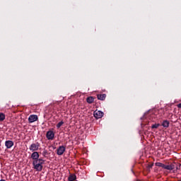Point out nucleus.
<instances>
[{"mask_svg": "<svg viewBox=\"0 0 181 181\" xmlns=\"http://www.w3.org/2000/svg\"><path fill=\"white\" fill-rule=\"evenodd\" d=\"M43 163H38L37 160L33 161V165L34 166V169L37 172H42L43 169Z\"/></svg>", "mask_w": 181, "mask_h": 181, "instance_id": "obj_1", "label": "nucleus"}, {"mask_svg": "<svg viewBox=\"0 0 181 181\" xmlns=\"http://www.w3.org/2000/svg\"><path fill=\"white\" fill-rule=\"evenodd\" d=\"M181 164L179 163H168V170H180Z\"/></svg>", "mask_w": 181, "mask_h": 181, "instance_id": "obj_2", "label": "nucleus"}, {"mask_svg": "<svg viewBox=\"0 0 181 181\" xmlns=\"http://www.w3.org/2000/svg\"><path fill=\"white\" fill-rule=\"evenodd\" d=\"M40 146V144L39 143H33L30 146V151L32 152H36V151H39V147Z\"/></svg>", "mask_w": 181, "mask_h": 181, "instance_id": "obj_3", "label": "nucleus"}, {"mask_svg": "<svg viewBox=\"0 0 181 181\" xmlns=\"http://www.w3.org/2000/svg\"><path fill=\"white\" fill-rule=\"evenodd\" d=\"M104 115V112L100 111V110H95L93 112V117L96 119H100V118H103V116Z\"/></svg>", "mask_w": 181, "mask_h": 181, "instance_id": "obj_4", "label": "nucleus"}, {"mask_svg": "<svg viewBox=\"0 0 181 181\" xmlns=\"http://www.w3.org/2000/svg\"><path fill=\"white\" fill-rule=\"evenodd\" d=\"M64 152H66V147H64V146H60L57 150V154L59 155V156H62Z\"/></svg>", "mask_w": 181, "mask_h": 181, "instance_id": "obj_5", "label": "nucleus"}, {"mask_svg": "<svg viewBox=\"0 0 181 181\" xmlns=\"http://www.w3.org/2000/svg\"><path fill=\"white\" fill-rule=\"evenodd\" d=\"M46 136L49 141H53L54 139V132H53V131H48L46 134Z\"/></svg>", "mask_w": 181, "mask_h": 181, "instance_id": "obj_6", "label": "nucleus"}, {"mask_svg": "<svg viewBox=\"0 0 181 181\" xmlns=\"http://www.w3.org/2000/svg\"><path fill=\"white\" fill-rule=\"evenodd\" d=\"M37 119H38V117H37V115H31L28 117V122L30 124H32V122H35L37 121Z\"/></svg>", "mask_w": 181, "mask_h": 181, "instance_id": "obj_7", "label": "nucleus"}, {"mask_svg": "<svg viewBox=\"0 0 181 181\" xmlns=\"http://www.w3.org/2000/svg\"><path fill=\"white\" fill-rule=\"evenodd\" d=\"M156 166H158V168H162L163 169H165L166 170H169V164L165 165L162 163H156Z\"/></svg>", "mask_w": 181, "mask_h": 181, "instance_id": "obj_8", "label": "nucleus"}, {"mask_svg": "<svg viewBox=\"0 0 181 181\" xmlns=\"http://www.w3.org/2000/svg\"><path fill=\"white\" fill-rule=\"evenodd\" d=\"M5 146L7 148V149H11V148L13 146V141L11 140L6 141Z\"/></svg>", "mask_w": 181, "mask_h": 181, "instance_id": "obj_9", "label": "nucleus"}, {"mask_svg": "<svg viewBox=\"0 0 181 181\" xmlns=\"http://www.w3.org/2000/svg\"><path fill=\"white\" fill-rule=\"evenodd\" d=\"M39 153L37 151H34L32 154H31V158L33 160H37V158H39Z\"/></svg>", "mask_w": 181, "mask_h": 181, "instance_id": "obj_10", "label": "nucleus"}, {"mask_svg": "<svg viewBox=\"0 0 181 181\" xmlns=\"http://www.w3.org/2000/svg\"><path fill=\"white\" fill-rule=\"evenodd\" d=\"M106 98L107 95L105 93L97 95L98 100H100V101H104V100H105Z\"/></svg>", "mask_w": 181, "mask_h": 181, "instance_id": "obj_11", "label": "nucleus"}, {"mask_svg": "<svg viewBox=\"0 0 181 181\" xmlns=\"http://www.w3.org/2000/svg\"><path fill=\"white\" fill-rule=\"evenodd\" d=\"M170 124V122H169L168 120H163L161 125L163 127V128H169V125Z\"/></svg>", "mask_w": 181, "mask_h": 181, "instance_id": "obj_12", "label": "nucleus"}, {"mask_svg": "<svg viewBox=\"0 0 181 181\" xmlns=\"http://www.w3.org/2000/svg\"><path fill=\"white\" fill-rule=\"evenodd\" d=\"M75 179H76V175H69L68 180L69 181H74Z\"/></svg>", "mask_w": 181, "mask_h": 181, "instance_id": "obj_13", "label": "nucleus"}, {"mask_svg": "<svg viewBox=\"0 0 181 181\" xmlns=\"http://www.w3.org/2000/svg\"><path fill=\"white\" fill-rule=\"evenodd\" d=\"M153 166V163L152 164H148L147 166H146V170L147 172H151V169H152Z\"/></svg>", "mask_w": 181, "mask_h": 181, "instance_id": "obj_14", "label": "nucleus"}, {"mask_svg": "<svg viewBox=\"0 0 181 181\" xmlns=\"http://www.w3.org/2000/svg\"><path fill=\"white\" fill-rule=\"evenodd\" d=\"M160 126V124H154L151 126L152 129H156Z\"/></svg>", "mask_w": 181, "mask_h": 181, "instance_id": "obj_15", "label": "nucleus"}, {"mask_svg": "<svg viewBox=\"0 0 181 181\" xmlns=\"http://www.w3.org/2000/svg\"><path fill=\"white\" fill-rule=\"evenodd\" d=\"M5 119V114L0 113V122Z\"/></svg>", "mask_w": 181, "mask_h": 181, "instance_id": "obj_16", "label": "nucleus"}, {"mask_svg": "<svg viewBox=\"0 0 181 181\" xmlns=\"http://www.w3.org/2000/svg\"><path fill=\"white\" fill-rule=\"evenodd\" d=\"M63 124H64V122L63 121L59 122L57 124V128H60V127H62V125H63Z\"/></svg>", "mask_w": 181, "mask_h": 181, "instance_id": "obj_17", "label": "nucleus"}, {"mask_svg": "<svg viewBox=\"0 0 181 181\" xmlns=\"http://www.w3.org/2000/svg\"><path fill=\"white\" fill-rule=\"evenodd\" d=\"M87 103H88V104H91V96H89L87 99H86Z\"/></svg>", "mask_w": 181, "mask_h": 181, "instance_id": "obj_18", "label": "nucleus"}, {"mask_svg": "<svg viewBox=\"0 0 181 181\" xmlns=\"http://www.w3.org/2000/svg\"><path fill=\"white\" fill-rule=\"evenodd\" d=\"M47 155V150H44L42 151V156L46 157Z\"/></svg>", "mask_w": 181, "mask_h": 181, "instance_id": "obj_19", "label": "nucleus"}, {"mask_svg": "<svg viewBox=\"0 0 181 181\" xmlns=\"http://www.w3.org/2000/svg\"><path fill=\"white\" fill-rule=\"evenodd\" d=\"M43 162H45V160H43V159H42V158H37V163H43Z\"/></svg>", "mask_w": 181, "mask_h": 181, "instance_id": "obj_20", "label": "nucleus"}, {"mask_svg": "<svg viewBox=\"0 0 181 181\" xmlns=\"http://www.w3.org/2000/svg\"><path fill=\"white\" fill-rule=\"evenodd\" d=\"M177 107H178V108H181V103H180V104L177 105Z\"/></svg>", "mask_w": 181, "mask_h": 181, "instance_id": "obj_21", "label": "nucleus"}, {"mask_svg": "<svg viewBox=\"0 0 181 181\" xmlns=\"http://www.w3.org/2000/svg\"><path fill=\"white\" fill-rule=\"evenodd\" d=\"M93 101H94V98L91 97V103H93Z\"/></svg>", "mask_w": 181, "mask_h": 181, "instance_id": "obj_22", "label": "nucleus"}, {"mask_svg": "<svg viewBox=\"0 0 181 181\" xmlns=\"http://www.w3.org/2000/svg\"><path fill=\"white\" fill-rule=\"evenodd\" d=\"M145 119V115H144L142 117H141V119Z\"/></svg>", "mask_w": 181, "mask_h": 181, "instance_id": "obj_23", "label": "nucleus"}, {"mask_svg": "<svg viewBox=\"0 0 181 181\" xmlns=\"http://www.w3.org/2000/svg\"><path fill=\"white\" fill-rule=\"evenodd\" d=\"M175 170H174V173H175Z\"/></svg>", "mask_w": 181, "mask_h": 181, "instance_id": "obj_24", "label": "nucleus"}]
</instances>
